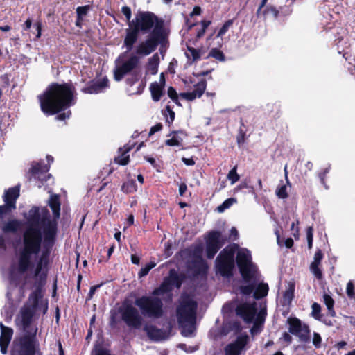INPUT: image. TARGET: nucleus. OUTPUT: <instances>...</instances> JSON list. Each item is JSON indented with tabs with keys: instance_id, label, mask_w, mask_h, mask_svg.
I'll return each instance as SVG.
<instances>
[{
	"instance_id": "64",
	"label": "nucleus",
	"mask_w": 355,
	"mask_h": 355,
	"mask_svg": "<svg viewBox=\"0 0 355 355\" xmlns=\"http://www.w3.org/2000/svg\"><path fill=\"white\" fill-rule=\"evenodd\" d=\"M347 345V343L345 342V341H341V342H339L338 344H337V347L338 349H342L343 348L345 345Z\"/></svg>"
},
{
	"instance_id": "61",
	"label": "nucleus",
	"mask_w": 355,
	"mask_h": 355,
	"mask_svg": "<svg viewBox=\"0 0 355 355\" xmlns=\"http://www.w3.org/2000/svg\"><path fill=\"white\" fill-rule=\"evenodd\" d=\"M32 21L30 19H28L24 23V29L28 30L31 27Z\"/></svg>"
},
{
	"instance_id": "59",
	"label": "nucleus",
	"mask_w": 355,
	"mask_h": 355,
	"mask_svg": "<svg viewBox=\"0 0 355 355\" xmlns=\"http://www.w3.org/2000/svg\"><path fill=\"white\" fill-rule=\"evenodd\" d=\"M211 21H206L203 20L201 22L202 24V29H205L206 31L207 28L210 25Z\"/></svg>"
},
{
	"instance_id": "29",
	"label": "nucleus",
	"mask_w": 355,
	"mask_h": 355,
	"mask_svg": "<svg viewBox=\"0 0 355 355\" xmlns=\"http://www.w3.org/2000/svg\"><path fill=\"white\" fill-rule=\"evenodd\" d=\"M121 150H122L121 155L118 156L115 160L119 164L125 166L129 162V155H127V153L129 152L130 148L129 147H124V149Z\"/></svg>"
},
{
	"instance_id": "33",
	"label": "nucleus",
	"mask_w": 355,
	"mask_h": 355,
	"mask_svg": "<svg viewBox=\"0 0 355 355\" xmlns=\"http://www.w3.org/2000/svg\"><path fill=\"white\" fill-rule=\"evenodd\" d=\"M236 169L237 166H235L227 174V178L230 181L231 184H235L240 178V176L236 172Z\"/></svg>"
},
{
	"instance_id": "57",
	"label": "nucleus",
	"mask_w": 355,
	"mask_h": 355,
	"mask_svg": "<svg viewBox=\"0 0 355 355\" xmlns=\"http://www.w3.org/2000/svg\"><path fill=\"white\" fill-rule=\"evenodd\" d=\"M293 245V240L291 238H288L285 241V245L286 248H290Z\"/></svg>"
},
{
	"instance_id": "4",
	"label": "nucleus",
	"mask_w": 355,
	"mask_h": 355,
	"mask_svg": "<svg viewBox=\"0 0 355 355\" xmlns=\"http://www.w3.org/2000/svg\"><path fill=\"white\" fill-rule=\"evenodd\" d=\"M182 285V278L172 269L161 286L153 292V296H142L136 298L135 304L140 309L141 314L153 319L160 318L164 313L163 303L157 296L170 295L173 288H179Z\"/></svg>"
},
{
	"instance_id": "3",
	"label": "nucleus",
	"mask_w": 355,
	"mask_h": 355,
	"mask_svg": "<svg viewBox=\"0 0 355 355\" xmlns=\"http://www.w3.org/2000/svg\"><path fill=\"white\" fill-rule=\"evenodd\" d=\"M164 37L162 35L159 26L153 29L151 34L145 40L139 42L135 47L134 53L128 54L129 51L121 53L115 61L114 77L115 80L120 81L128 73L136 69L139 64L140 57H144L153 52L159 42Z\"/></svg>"
},
{
	"instance_id": "60",
	"label": "nucleus",
	"mask_w": 355,
	"mask_h": 355,
	"mask_svg": "<svg viewBox=\"0 0 355 355\" xmlns=\"http://www.w3.org/2000/svg\"><path fill=\"white\" fill-rule=\"evenodd\" d=\"M132 263L138 265L139 263V258L136 255L131 256Z\"/></svg>"
},
{
	"instance_id": "49",
	"label": "nucleus",
	"mask_w": 355,
	"mask_h": 355,
	"mask_svg": "<svg viewBox=\"0 0 355 355\" xmlns=\"http://www.w3.org/2000/svg\"><path fill=\"white\" fill-rule=\"evenodd\" d=\"M187 190V186L185 183H182L179 186V194L182 196Z\"/></svg>"
},
{
	"instance_id": "52",
	"label": "nucleus",
	"mask_w": 355,
	"mask_h": 355,
	"mask_svg": "<svg viewBox=\"0 0 355 355\" xmlns=\"http://www.w3.org/2000/svg\"><path fill=\"white\" fill-rule=\"evenodd\" d=\"M71 114V112L68 111L67 113L60 114L56 116V119L60 121L64 120L65 119H68Z\"/></svg>"
},
{
	"instance_id": "35",
	"label": "nucleus",
	"mask_w": 355,
	"mask_h": 355,
	"mask_svg": "<svg viewBox=\"0 0 355 355\" xmlns=\"http://www.w3.org/2000/svg\"><path fill=\"white\" fill-rule=\"evenodd\" d=\"M209 55L210 57H213V58H216V60H218L219 61L225 60L224 54L223 53V52L221 51L218 50V49H212L210 51Z\"/></svg>"
},
{
	"instance_id": "32",
	"label": "nucleus",
	"mask_w": 355,
	"mask_h": 355,
	"mask_svg": "<svg viewBox=\"0 0 355 355\" xmlns=\"http://www.w3.org/2000/svg\"><path fill=\"white\" fill-rule=\"evenodd\" d=\"M312 311L311 315L312 316L318 320H322V315L320 314L321 311V306L319 304L314 302L311 306Z\"/></svg>"
},
{
	"instance_id": "34",
	"label": "nucleus",
	"mask_w": 355,
	"mask_h": 355,
	"mask_svg": "<svg viewBox=\"0 0 355 355\" xmlns=\"http://www.w3.org/2000/svg\"><path fill=\"white\" fill-rule=\"evenodd\" d=\"M287 185L282 184L276 189V194L279 198L284 199L288 197Z\"/></svg>"
},
{
	"instance_id": "36",
	"label": "nucleus",
	"mask_w": 355,
	"mask_h": 355,
	"mask_svg": "<svg viewBox=\"0 0 355 355\" xmlns=\"http://www.w3.org/2000/svg\"><path fill=\"white\" fill-rule=\"evenodd\" d=\"M156 266L155 263L150 262L146 264L144 268H141L139 272V277H142L146 276L148 272Z\"/></svg>"
},
{
	"instance_id": "21",
	"label": "nucleus",
	"mask_w": 355,
	"mask_h": 355,
	"mask_svg": "<svg viewBox=\"0 0 355 355\" xmlns=\"http://www.w3.org/2000/svg\"><path fill=\"white\" fill-rule=\"evenodd\" d=\"M144 331L146 332L150 339L155 341L165 340L168 337L165 331L153 325L145 326Z\"/></svg>"
},
{
	"instance_id": "11",
	"label": "nucleus",
	"mask_w": 355,
	"mask_h": 355,
	"mask_svg": "<svg viewBox=\"0 0 355 355\" xmlns=\"http://www.w3.org/2000/svg\"><path fill=\"white\" fill-rule=\"evenodd\" d=\"M122 320L132 329H139L143 318L139 311L131 304H123L119 309Z\"/></svg>"
},
{
	"instance_id": "50",
	"label": "nucleus",
	"mask_w": 355,
	"mask_h": 355,
	"mask_svg": "<svg viewBox=\"0 0 355 355\" xmlns=\"http://www.w3.org/2000/svg\"><path fill=\"white\" fill-rule=\"evenodd\" d=\"M282 339L284 340V341L288 343H291V341H292V337L290 335L289 333L288 332H284L283 334H282V336L281 338Z\"/></svg>"
},
{
	"instance_id": "31",
	"label": "nucleus",
	"mask_w": 355,
	"mask_h": 355,
	"mask_svg": "<svg viewBox=\"0 0 355 355\" xmlns=\"http://www.w3.org/2000/svg\"><path fill=\"white\" fill-rule=\"evenodd\" d=\"M236 202V200L233 198L225 200L220 206L217 207L218 212H223L226 209L230 207L232 205Z\"/></svg>"
},
{
	"instance_id": "45",
	"label": "nucleus",
	"mask_w": 355,
	"mask_h": 355,
	"mask_svg": "<svg viewBox=\"0 0 355 355\" xmlns=\"http://www.w3.org/2000/svg\"><path fill=\"white\" fill-rule=\"evenodd\" d=\"M162 125L161 123H157L155 125L153 126L149 132V135H152L156 132H158L162 130Z\"/></svg>"
},
{
	"instance_id": "47",
	"label": "nucleus",
	"mask_w": 355,
	"mask_h": 355,
	"mask_svg": "<svg viewBox=\"0 0 355 355\" xmlns=\"http://www.w3.org/2000/svg\"><path fill=\"white\" fill-rule=\"evenodd\" d=\"M34 28H35L37 31L36 37L38 39L41 36V30H42V24L40 21L36 22L34 24Z\"/></svg>"
},
{
	"instance_id": "30",
	"label": "nucleus",
	"mask_w": 355,
	"mask_h": 355,
	"mask_svg": "<svg viewBox=\"0 0 355 355\" xmlns=\"http://www.w3.org/2000/svg\"><path fill=\"white\" fill-rule=\"evenodd\" d=\"M320 262L313 260L310 265V270L312 274L318 279L322 277V273L320 268Z\"/></svg>"
},
{
	"instance_id": "14",
	"label": "nucleus",
	"mask_w": 355,
	"mask_h": 355,
	"mask_svg": "<svg viewBox=\"0 0 355 355\" xmlns=\"http://www.w3.org/2000/svg\"><path fill=\"white\" fill-rule=\"evenodd\" d=\"M226 237L218 231L210 232L206 241V252L209 259H212L219 249L225 244Z\"/></svg>"
},
{
	"instance_id": "20",
	"label": "nucleus",
	"mask_w": 355,
	"mask_h": 355,
	"mask_svg": "<svg viewBox=\"0 0 355 355\" xmlns=\"http://www.w3.org/2000/svg\"><path fill=\"white\" fill-rule=\"evenodd\" d=\"M49 165L44 163H35L32 165V167L30 169V173H31L35 179H38L42 181L44 180L46 181L45 174L49 171Z\"/></svg>"
},
{
	"instance_id": "42",
	"label": "nucleus",
	"mask_w": 355,
	"mask_h": 355,
	"mask_svg": "<svg viewBox=\"0 0 355 355\" xmlns=\"http://www.w3.org/2000/svg\"><path fill=\"white\" fill-rule=\"evenodd\" d=\"M168 96L175 103H178V94L173 87H170L167 92Z\"/></svg>"
},
{
	"instance_id": "38",
	"label": "nucleus",
	"mask_w": 355,
	"mask_h": 355,
	"mask_svg": "<svg viewBox=\"0 0 355 355\" xmlns=\"http://www.w3.org/2000/svg\"><path fill=\"white\" fill-rule=\"evenodd\" d=\"M264 14L277 18L279 15V11L275 7L270 6L266 8L264 11Z\"/></svg>"
},
{
	"instance_id": "48",
	"label": "nucleus",
	"mask_w": 355,
	"mask_h": 355,
	"mask_svg": "<svg viewBox=\"0 0 355 355\" xmlns=\"http://www.w3.org/2000/svg\"><path fill=\"white\" fill-rule=\"evenodd\" d=\"M178 347L180 349L186 351L187 352H194L196 349V348L190 347V346L187 347L185 344H180L178 345Z\"/></svg>"
},
{
	"instance_id": "43",
	"label": "nucleus",
	"mask_w": 355,
	"mask_h": 355,
	"mask_svg": "<svg viewBox=\"0 0 355 355\" xmlns=\"http://www.w3.org/2000/svg\"><path fill=\"white\" fill-rule=\"evenodd\" d=\"M121 12L125 17L126 19L128 21V23L131 21V16H132V12L129 7L128 6H123L121 8Z\"/></svg>"
},
{
	"instance_id": "1",
	"label": "nucleus",
	"mask_w": 355,
	"mask_h": 355,
	"mask_svg": "<svg viewBox=\"0 0 355 355\" xmlns=\"http://www.w3.org/2000/svg\"><path fill=\"white\" fill-rule=\"evenodd\" d=\"M49 205L53 211L52 216L46 207H33L24 214L26 227L10 270L11 279H24V284L26 283L28 272L33 270L36 286L29 296L28 304L21 308L15 320L17 325L26 333L23 336L34 335L36 337L37 328L31 327V323L33 314L39 310L42 297L41 288L46 283L49 257L58 231L60 216L59 196L51 195Z\"/></svg>"
},
{
	"instance_id": "13",
	"label": "nucleus",
	"mask_w": 355,
	"mask_h": 355,
	"mask_svg": "<svg viewBox=\"0 0 355 355\" xmlns=\"http://www.w3.org/2000/svg\"><path fill=\"white\" fill-rule=\"evenodd\" d=\"M289 325L288 331L290 334L299 338L303 343H308L310 340V329L309 327L301 322L297 318H289L287 320Z\"/></svg>"
},
{
	"instance_id": "17",
	"label": "nucleus",
	"mask_w": 355,
	"mask_h": 355,
	"mask_svg": "<svg viewBox=\"0 0 355 355\" xmlns=\"http://www.w3.org/2000/svg\"><path fill=\"white\" fill-rule=\"evenodd\" d=\"M1 336H0V348L2 354H6L8 352V347L12 338V329L0 323Z\"/></svg>"
},
{
	"instance_id": "53",
	"label": "nucleus",
	"mask_w": 355,
	"mask_h": 355,
	"mask_svg": "<svg viewBox=\"0 0 355 355\" xmlns=\"http://www.w3.org/2000/svg\"><path fill=\"white\" fill-rule=\"evenodd\" d=\"M182 160L187 166H193L195 164V162L192 158L182 157Z\"/></svg>"
},
{
	"instance_id": "54",
	"label": "nucleus",
	"mask_w": 355,
	"mask_h": 355,
	"mask_svg": "<svg viewBox=\"0 0 355 355\" xmlns=\"http://www.w3.org/2000/svg\"><path fill=\"white\" fill-rule=\"evenodd\" d=\"M201 13V8L199 6H195L193 11L191 12L190 16L200 15Z\"/></svg>"
},
{
	"instance_id": "63",
	"label": "nucleus",
	"mask_w": 355,
	"mask_h": 355,
	"mask_svg": "<svg viewBox=\"0 0 355 355\" xmlns=\"http://www.w3.org/2000/svg\"><path fill=\"white\" fill-rule=\"evenodd\" d=\"M158 84H160L164 87L165 85V78L163 73L160 75L159 82L158 83Z\"/></svg>"
},
{
	"instance_id": "22",
	"label": "nucleus",
	"mask_w": 355,
	"mask_h": 355,
	"mask_svg": "<svg viewBox=\"0 0 355 355\" xmlns=\"http://www.w3.org/2000/svg\"><path fill=\"white\" fill-rule=\"evenodd\" d=\"M171 138L166 141V144L169 146H181L187 134L183 131H177L171 133Z\"/></svg>"
},
{
	"instance_id": "27",
	"label": "nucleus",
	"mask_w": 355,
	"mask_h": 355,
	"mask_svg": "<svg viewBox=\"0 0 355 355\" xmlns=\"http://www.w3.org/2000/svg\"><path fill=\"white\" fill-rule=\"evenodd\" d=\"M185 55L191 62H193L200 58L201 51L195 48L188 46Z\"/></svg>"
},
{
	"instance_id": "56",
	"label": "nucleus",
	"mask_w": 355,
	"mask_h": 355,
	"mask_svg": "<svg viewBox=\"0 0 355 355\" xmlns=\"http://www.w3.org/2000/svg\"><path fill=\"white\" fill-rule=\"evenodd\" d=\"M95 355H110L109 352L104 349H97L95 351Z\"/></svg>"
},
{
	"instance_id": "39",
	"label": "nucleus",
	"mask_w": 355,
	"mask_h": 355,
	"mask_svg": "<svg viewBox=\"0 0 355 355\" xmlns=\"http://www.w3.org/2000/svg\"><path fill=\"white\" fill-rule=\"evenodd\" d=\"M232 24L231 21H226L224 25L221 27V28L219 30L217 37H222L223 35L226 33V32L228 31L230 25Z\"/></svg>"
},
{
	"instance_id": "24",
	"label": "nucleus",
	"mask_w": 355,
	"mask_h": 355,
	"mask_svg": "<svg viewBox=\"0 0 355 355\" xmlns=\"http://www.w3.org/2000/svg\"><path fill=\"white\" fill-rule=\"evenodd\" d=\"M158 66L159 57L155 54L148 60L146 67V74L155 75L158 71Z\"/></svg>"
},
{
	"instance_id": "55",
	"label": "nucleus",
	"mask_w": 355,
	"mask_h": 355,
	"mask_svg": "<svg viewBox=\"0 0 355 355\" xmlns=\"http://www.w3.org/2000/svg\"><path fill=\"white\" fill-rule=\"evenodd\" d=\"M166 110L168 112V114H169V117H170V121L169 122H173L174 119H175V112L170 109V107L168 106L166 107Z\"/></svg>"
},
{
	"instance_id": "12",
	"label": "nucleus",
	"mask_w": 355,
	"mask_h": 355,
	"mask_svg": "<svg viewBox=\"0 0 355 355\" xmlns=\"http://www.w3.org/2000/svg\"><path fill=\"white\" fill-rule=\"evenodd\" d=\"M248 284L246 286L240 287L241 293L244 295H250L254 291V297L260 299L268 295L269 287L268 284L263 282L261 275L259 272V280L256 282L253 279L244 281Z\"/></svg>"
},
{
	"instance_id": "51",
	"label": "nucleus",
	"mask_w": 355,
	"mask_h": 355,
	"mask_svg": "<svg viewBox=\"0 0 355 355\" xmlns=\"http://www.w3.org/2000/svg\"><path fill=\"white\" fill-rule=\"evenodd\" d=\"M230 237H232L233 240H236L239 237V232L235 227H232L230 230Z\"/></svg>"
},
{
	"instance_id": "16",
	"label": "nucleus",
	"mask_w": 355,
	"mask_h": 355,
	"mask_svg": "<svg viewBox=\"0 0 355 355\" xmlns=\"http://www.w3.org/2000/svg\"><path fill=\"white\" fill-rule=\"evenodd\" d=\"M139 75L137 73L126 79V92L129 95L141 94L143 92L146 83L143 80L139 81Z\"/></svg>"
},
{
	"instance_id": "7",
	"label": "nucleus",
	"mask_w": 355,
	"mask_h": 355,
	"mask_svg": "<svg viewBox=\"0 0 355 355\" xmlns=\"http://www.w3.org/2000/svg\"><path fill=\"white\" fill-rule=\"evenodd\" d=\"M197 303L187 295H182L177 307V318L184 336H192L195 331Z\"/></svg>"
},
{
	"instance_id": "15",
	"label": "nucleus",
	"mask_w": 355,
	"mask_h": 355,
	"mask_svg": "<svg viewBox=\"0 0 355 355\" xmlns=\"http://www.w3.org/2000/svg\"><path fill=\"white\" fill-rule=\"evenodd\" d=\"M249 339L248 335L239 336L234 341L225 347V355H240L246 349V345L249 342Z\"/></svg>"
},
{
	"instance_id": "6",
	"label": "nucleus",
	"mask_w": 355,
	"mask_h": 355,
	"mask_svg": "<svg viewBox=\"0 0 355 355\" xmlns=\"http://www.w3.org/2000/svg\"><path fill=\"white\" fill-rule=\"evenodd\" d=\"M128 26L125 30L123 40V47L127 49V51H131L133 49L140 33L146 34L159 26L162 35H164L163 21L159 20L154 13L148 11L137 12L134 19L128 23Z\"/></svg>"
},
{
	"instance_id": "19",
	"label": "nucleus",
	"mask_w": 355,
	"mask_h": 355,
	"mask_svg": "<svg viewBox=\"0 0 355 355\" xmlns=\"http://www.w3.org/2000/svg\"><path fill=\"white\" fill-rule=\"evenodd\" d=\"M109 80L107 78L97 81L82 89V92L85 94H98L104 92L108 87Z\"/></svg>"
},
{
	"instance_id": "23",
	"label": "nucleus",
	"mask_w": 355,
	"mask_h": 355,
	"mask_svg": "<svg viewBox=\"0 0 355 355\" xmlns=\"http://www.w3.org/2000/svg\"><path fill=\"white\" fill-rule=\"evenodd\" d=\"M164 86L158 84V82H154L150 84V91L151 93L152 98L154 101H159L164 94Z\"/></svg>"
},
{
	"instance_id": "62",
	"label": "nucleus",
	"mask_w": 355,
	"mask_h": 355,
	"mask_svg": "<svg viewBox=\"0 0 355 355\" xmlns=\"http://www.w3.org/2000/svg\"><path fill=\"white\" fill-rule=\"evenodd\" d=\"M147 162H148L153 166L155 167L156 162L155 159L153 157H146L145 158Z\"/></svg>"
},
{
	"instance_id": "46",
	"label": "nucleus",
	"mask_w": 355,
	"mask_h": 355,
	"mask_svg": "<svg viewBox=\"0 0 355 355\" xmlns=\"http://www.w3.org/2000/svg\"><path fill=\"white\" fill-rule=\"evenodd\" d=\"M322 258L323 254L322 251L320 250H318L314 254L313 260L321 263Z\"/></svg>"
},
{
	"instance_id": "26",
	"label": "nucleus",
	"mask_w": 355,
	"mask_h": 355,
	"mask_svg": "<svg viewBox=\"0 0 355 355\" xmlns=\"http://www.w3.org/2000/svg\"><path fill=\"white\" fill-rule=\"evenodd\" d=\"M21 223L17 219H12L5 223L1 229L3 232H15L20 229Z\"/></svg>"
},
{
	"instance_id": "25",
	"label": "nucleus",
	"mask_w": 355,
	"mask_h": 355,
	"mask_svg": "<svg viewBox=\"0 0 355 355\" xmlns=\"http://www.w3.org/2000/svg\"><path fill=\"white\" fill-rule=\"evenodd\" d=\"M295 284L292 282H288L286 291L284 293V304H290L294 297Z\"/></svg>"
},
{
	"instance_id": "58",
	"label": "nucleus",
	"mask_w": 355,
	"mask_h": 355,
	"mask_svg": "<svg viewBox=\"0 0 355 355\" xmlns=\"http://www.w3.org/2000/svg\"><path fill=\"white\" fill-rule=\"evenodd\" d=\"M313 227H309L306 230V237L307 239L313 238Z\"/></svg>"
},
{
	"instance_id": "28",
	"label": "nucleus",
	"mask_w": 355,
	"mask_h": 355,
	"mask_svg": "<svg viewBox=\"0 0 355 355\" xmlns=\"http://www.w3.org/2000/svg\"><path fill=\"white\" fill-rule=\"evenodd\" d=\"M323 302L328 309L329 315L331 317H334L336 315V312L334 309V300L333 298L329 294L324 293Z\"/></svg>"
},
{
	"instance_id": "41",
	"label": "nucleus",
	"mask_w": 355,
	"mask_h": 355,
	"mask_svg": "<svg viewBox=\"0 0 355 355\" xmlns=\"http://www.w3.org/2000/svg\"><path fill=\"white\" fill-rule=\"evenodd\" d=\"M322 338L318 333L314 332L313 337V344L316 348L321 347Z\"/></svg>"
},
{
	"instance_id": "40",
	"label": "nucleus",
	"mask_w": 355,
	"mask_h": 355,
	"mask_svg": "<svg viewBox=\"0 0 355 355\" xmlns=\"http://www.w3.org/2000/svg\"><path fill=\"white\" fill-rule=\"evenodd\" d=\"M347 295L350 298L355 297L354 287L352 282H349L347 284Z\"/></svg>"
},
{
	"instance_id": "5",
	"label": "nucleus",
	"mask_w": 355,
	"mask_h": 355,
	"mask_svg": "<svg viewBox=\"0 0 355 355\" xmlns=\"http://www.w3.org/2000/svg\"><path fill=\"white\" fill-rule=\"evenodd\" d=\"M74 92L75 88L71 84L51 85L38 96L42 111L46 115H52L74 105Z\"/></svg>"
},
{
	"instance_id": "2",
	"label": "nucleus",
	"mask_w": 355,
	"mask_h": 355,
	"mask_svg": "<svg viewBox=\"0 0 355 355\" xmlns=\"http://www.w3.org/2000/svg\"><path fill=\"white\" fill-rule=\"evenodd\" d=\"M237 250L236 263L244 281L253 279L254 282L259 280V271L257 266L252 261L250 252L246 248L238 249V245L234 244L224 248L216 259L217 273L223 277H230L232 275L234 267V254Z\"/></svg>"
},
{
	"instance_id": "9",
	"label": "nucleus",
	"mask_w": 355,
	"mask_h": 355,
	"mask_svg": "<svg viewBox=\"0 0 355 355\" xmlns=\"http://www.w3.org/2000/svg\"><path fill=\"white\" fill-rule=\"evenodd\" d=\"M11 355H42L38 340L34 335L20 336L12 344Z\"/></svg>"
},
{
	"instance_id": "44",
	"label": "nucleus",
	"mask_w": 355,
	"mask_h": 355,
	"mask_svg": "<svg viewBox=\"0 0 355 355\" xmlns=\"http://www.w3.org/2000/svg\"><path fill=\"white\" fill-rule=\"evenodd\" d=\"M198 263L199 264V271L202 272H205L207 269V265L205 260H203L201 257H200L198 260Z\"/></svg>"
},
{
	"instance_id": "8",
	"label": "nucleus",
	"mask_w": 355,
	"mask_h": 355,
	"mask_svg": "<svg viewBox=\"0 0 355 355\" xmlns=\"http://www.w3.org/2000/svg\"><path fill=\"white\" fill-rule=\"evenodd\" d=\"M257 303L252 300L251 302H245L239 304L236 312L246 323H251L254 320V325L251 329L252 334L259 331V325L263 323L266 311L265 308L261 309L257 314Z\"/></svg>"
},
{
	"instance_id": "10",
	"label": "nucleus",
	"mask_w": 355,
	"mask_h": 355,
	"mask_svg": "<svg viewBox=\"0 0 355 355\" xmlns=\"http://www.w3.org/2000/svg\"><path fill=\"white\" fill-rule=\"evenodd\" d=\"M19 186L6 190L3 196L5 204L0 206V228L5 224L6 216L16 209V201L19 196Z\"/></svg>"
},
{
	"instance_id": "37",
	"label": "nucleus",
	"mask_w": 355,
	"mask_h": 355,
	"mask_svg": "<svg viewBox=\"0 0 355 355\" xmlns=\"http://www.w3.org/2000/svg\"><path fill=\"white\" fill-rule=\"evenodd\" d=\"M89 6H79L76 9L77 17L80 19H83L89 10Z\"/></svg>"
},
{
	"instance_id": "18",
	"label": "nucleus",
	"mask_w": 355,
	"mask_h": 355,
	"mask_svg": "<svg viewBox=\"0 0 355 355\" xmlns=\"http://www.w3.org/2000/svg\"><path fill=\"white\" fill-rule=\"evenodd\" d=\"M207 83L205 80H201L195 85V89L191 92H184L180 94V97L187 101H193L196 98H200L205 91Z\"/></svg>"
}]
</instances>
